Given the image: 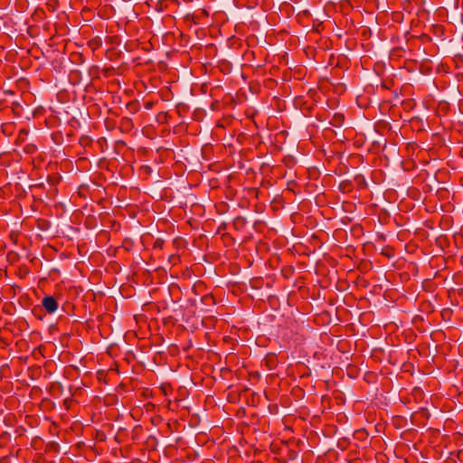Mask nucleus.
<instances>
[{
	"mask_svg": "<svg viewBox=\"0 0 463 463\" xmlns=\"http://www.w3.org/2000/svg\"><path fill=\"white\" fill-rule=\"evenodd\" d=\"M333 354V349H299L297 363L314 370L330 368Z\"/></svg>",
	"mask_w": 463,
	"mask_h": 463,
	"instance_id": "nucleus-1",
	"label": "nucleus"
},
{
	"mask_svg": "<svg viewBox=\"0 0 463 463\" xmlns=\"http://www.w3.org/2000/svg\"><path fill=\"white\" fill-rule=\"evenodd\" d=\"M49 350L50 349H33L32 356L21 354L20 355L14 356L11 359V364H12V365L22 364H31L33 359L38 360L40 356L45 357V354H46L47 351H49Z\"/></svg>",
	"mask_w": 463,
	"mask_h": 463,
	"instance_id": "nucleus-2",
	"label": "nucleus"
},
{
	"mask_svg": "<svg viewBox=\"0 0 463 463\" xmlns=\"http://www.w3.org/2000/svg\"><path fill=\"white\" fill-rule=\"evenodd\" d=\"M42 307L48 314H53L59 307L58 301L52 296H45L42 300Z\"/></svg>",
	"mask_w": 463,
	"mask_h": 463,
	"instance_id": "nucleus-3",
	"label": "nucleus"
},
{
	"mask_svg": "<svg viewBox=\"0 0 463 463\" xmlns=\"http://www.w3.org/2000/svg\"><path fill=\"white\" fill-rule=\"evenodd\" d=\"M262 364L269 369L273 370L279 364L278 355L275 353H268L264 359L262 360Z\"/></svg>",
	"mask_w": 463,
	"mask_h": 463,
	"instance_id": "nucleus-4",
	"label": "nucleus"
},
{
	"mask_svg": "<svg viewBox=\"0 0 463 463\" xmlns=\"http://www.w3.org/2000/svg\"><path fill=\"white\" fill-rule=\"evenodd\" d=\"M369 351L370 358L374 362H383L385 358L384 349H367Z\"/></svg>",
	"mask_w": 463,
	"mask_h": 463,
	"instance_id": "nucleus-5",
	"label": "nucleus"
},
{
	"mask_svg": "<svg viewBox=\"0 0 463 463\" xmlns=\"http://www.w3.org/2000/svg\"><path fill=\"white\" fill-rule=\"evenodd\" d=\"M62 384L60 382H53L51 383L49 392L52 397H60L62 393Z\"/></svg>",
	"mask_w": 463,
	"mask_h": 463,
	"instance_id": "nucleus-6",
	"label": "nucleus"
},
{
	"mask_svg": "<svg viewBox=\"0 0 463 463\" xmlns=\"http://www.w3.org/2000/svg\"><path fill=\"white\" fill-rule=\"evenodd\" d=\"M411 351H415L417 352L420 355H425V356H430L432 357V361H434V358L436 356V354L438 352V349H434L433 352H431V349H426V348H423V349H409L407 354H411L410 352Z\"/></svg>",
	"mask_w": 463,
	"mask_h": 463,
	"instance_id": "nucleus-7",
	"label": "nucleus"
},
{
	"mask_svg": "<svg viewBox=\"0 0 463 463\" xmlns=\"http://www.w3.org/2000/svg\"><path fill=\"white\" fill-rule=\"evenodd\" d=\"M344 122V115L341 113H335L332 118L331 124L335 127H339Z\"/></svg>",
	"mask_w": 463,
	"mask_h": 463,
	"instance_id": "nucleus-8",
	"label": "nucleus"
},
{
	"mask_svg": "<svg viewBox=\"0 0 463 463\" xmlns=\"http://www.w3.org/2000/svg\"><path fill=\"white\" fill-rule=\"evenodd\" d=\"M137 359V357L132 350H128L125 353L124 360L127 362L128 364H130L132 362H134Z\"/></svg>",
	"mask_w": 463,
	"mask_h": 463,
	"instance_id": "nucleus-9",
	"label": "nucleus"
},
{
	"mask_svg": "<svg viewBox=\"0 0 463 463\" xmlns=\"http://www.w3.org/2000/svg\"><path fill=\"white\" fill-rule=\"evenodd\" d=\"M246 223V220L241 217V216H239V217H236L233 221V226L239 230L241 229V227H243Z\"/></svg>",
	"mask_w": 463,
	"mask_h": 463,
	"instance_id": "nucleus-10",
	"label": "nucleus"
},
{
	"mask_svg": "<svg viewBox=\"0 0 463 463\" xmlns=\"http://www.w3.org/2000/svg\"><path fill=\"white\" fill-rule=\"evenodd\" d=\"M121 127L122 128H125L126 129H130L132 128L133 127V122H132V119L129 118H127V117H124L122 119H121Z\"/></svg>",
	"mask_w": 463,
	"mask_h": 463,
	"instance_id": "nucleus-11",
	"label": "nucleus"
},
{
	"mask_svg": "<svg viewBox=\"0 0 463 463\" xmlns=\"http://www.w3.org/2000/svg\"><path fill=\"white\" fill-rule=\"evenodd\" d=\"M107 372L104 370H99L97 372V379L99 382L106 383Z\"/></svg>",
	"mask_w": 463,
	"mask_h": 463,
	"instance_id": "nucleus-12",
	"label": "nucleus"
},
{
	"mask_svg": "<svg viewBox=\"0 0 463 463\" xmlns=\"http://www.w3.org/2000/svg\"><path fill=\"white\" fill-rule=\"evenodd\" d=\"M367 436V432L364 429L357 430L354 432V437L357 439H363Z\"/></svg>",
	"mask_w": 463,
	"mask_h": 463,
	"instance_id": "nucleus-13",
	"label": "nucleus"
},
{
	"mask_svg": "<svg viewBox=\"0 0 463 463\" xmlns=\"http://www.w3.org/2000/svg\"><path fill=\"white\" fill-rule=\"evenodd\" d=\"M165 244V241L161 238H157L154 242V249H163V246Z\"/></svg>",
	"mask_w": 463,
	"mask_h": 463,
	"instance_id": "nucleus-14",
	"label": "nucleus"
},
{
	"mask_svg": "<svg viewBox=\"0 0 463 463\" xmlns=\"http://www.w3.org/2000/svg\"><path fill=\"white\" fill-rule=\"evenodd\" d=\"M168 261L172 264V265H175L177 264L179 261H180V258L178 255H175V254H172L168 257Z\"/></svg>",
	"mask_w": 463,
	"mask_h": 463,
	"instance_id": "nucleus-15",
	"label": "nucleus"
},
{
	"mask_svg": "<svg viewBox=\"0 0 463 463\" xmlns=\"http://www.w3.org/2000/svg\"><path fill=\"white\" fill-rule=\"evenodd\" d=\"M402 361H398L397 358L392 359V352L390 351L388 354V363L392 365L401 364Z\"/></svg>",
	"mask_w": 463,
	"mask_h": 463,
	"instance_id": "nucleus-16",
	"label": "nucleus"
},
{
	"mask_svg": "<svg viewBox=\"0 0 463 463\" xmlns=\"http://www.w3.org/2000/svg\"><path fill=\"white\" fill-rule=\"evenodd\" d=\"M91 142V139L88 136H83L80 138V144L81 146H87Z\"/></svg>",
	"mask_w": 463,
	"mask_h": 463,
	"instance_id": "nucleus-17",
	"label": "nucleus"
},
{
	"mask_svg": "<svg viewBox=\"0 0 463 463\" xmlns=\"http://www.w3.org/2000/svg\"><path fill=\"white\" fill-rule=\"evenodd\" d=\"M202 301H203L204 304H210V303L213 304V303H214V301H213V296H211V295H205V296H203V297L202 298Z\"/></svg>",
	"mask_w": 463,
	"mask_h": 463,
	"instance_id": "nucleus-18",
	"label": "nucleus"
},
{
	"mask_svg": "<svg viewBox=\"0 0 463 463\" xmlns=\"http://www.w3.org/2000/svg\"><path fill=\"white\" fill-rule=\"evenodd\" d=\"M227 338L228 339H226V337L223 338L225 343L231 344L232 345H239V342L237 341V339H234L232 336H228Z\"/></svg>",
	"mask_w": 463,
	"mask_h": 463,
	"instance_id": "nucleus-19",
	"label": "nucleus"
},
{
	"mask_svg": "<svg viewBox=\"0 0 463 463\" xmlns=\"http://www.w3.org/2000/svg\"><path fill=\"white\" fill-rule=\"evenodd\" d=\"M154 104H155L154 101L146 100L144 102V108H145V109L149 110L153 108Z\"/></svg>",
	"mask_w": 463,
	"mask_h": 463,
	"instance_id": "nucleus-20",
	"label": "nucleus"
},
{
	"mask_svg": "<svg viewBox=\"0 0 463 463\" xmlns=\"http://www.w3.org/2000/svg\"><path fill=\"white\" fill-rule=\"evenodd\" d=\"M374 377V374L373 373H367L364 376V380L368 383L371 381V378Z\"/></svg>",
	"mask_w": 463,
	"mask_h": 463,
	"instance_id": "nucleus-21",
	"label": "nucleus"
},
{
	"mask_svg": "<svg viewBox=\"0 0 463 463\" xmlns=\"http://www.w3.org/2000/svg\"><path fill=\"white\" fill-rule=\"evenodd\" d=\"M118 349H112V348H109V349H107V353L112 356L115 354V352L117 351Z\"/></svg>",
	"mask_w": 463,
	"mask_h": 463,
	"instance_id": "nucleus-22",
	"label": "nucleus"
},
{
	"mask_svg": "<svg viewBox=\"0 0 463 463\" xmlns=\"http://www.w3.org/2000/svg\"><path fill=\"white\" fill-rule=\"evenodd\" d=\"M128 108H133V109L136 111L137 109V105L136 103H128Z\"/></svg>",
	"mask_w": 463,
	"mask_h": 463,
	"instance_id": "nucleus-23",
	"label": "nucleus"
},
{
	"mask_svg": "<svg viewBox=\"0 0 463 463\" xmlns=\"http://www.w3.org/2000/svg\"><path fill=\"white\" fill-rule=\"evenodd\" d=\"M288 454H289V458H291V459L295 458V457L297 455V453L293 450H289Z\"/></svg>",
	"mask_w": 463,
	"mask_h": 463,
	"instance_id": "nucleus-24",
	"label": "nucleus"
},
{
	"mask_svg": "<svg viewBox=\"0 0 463 463\" xmlns=\"http://www.w3.org/2000/svg\"><path fill=\"white\" fill-rule=\"evenodd\" d=\"M158 358H159V359H161V358H162V354H161V353L156 354V356L154 357V361H155V363H157V359H158Z\"/></svg>",
	"mask_w": 463,
	"mask_h": 463,
	"instance_id": "nucleus-25",
	"label": "nucleus"
},
{
	"mask_svg": "<svg viewBox=\"0 0 463 463\" xmlns=\"http://www.w3.org/2000/svg\"><path fill=\"white\" fill-rule=\"evenodd\" d=\"M37 310H41V307H35L33 310V312L35 314L37 312Z\"/></svg>",
	"mask_w": 463,
	"mask_h": 463,
	"instance_id": "nucleus-26",
	"label": "nucleus"
},
{
	"mask_svg": "<svg viewBox=\"0 0 463 463\" xmlns=\"http://www.w3.org/2000/svg\"><path fill=\"white\" fill-rule=\"evenodd\" d=\"M298 336H297L296 339H294L293 344L299 345L300 343H298Z\"/></svg>",
	"mask_w": 463,
	"mask_h": 463,
	"instance_id": "nucleus-27",
	"label": "nucleus"
},
{
	"mask_svg": "<svg viewBox=\"0 0 463 463\" xmlns=\"http://www.w3.org/2000/svg\"><path fill=\"white\" fill-rule=\"evenodd\" d=\"M143 358H144V355L141 354L139 355V359H140V360H142Z\"/></svg>",
	"mask_w": 463,
	"mask_h": 463,
	"instance_id": "nucleus-28",
	"label": "nucleus"
},
{
	"mask_svg": "<svg viewBox=\"0 0 463 463\" xmlns=\"http://www.w3.org/2000/svg\"><path fill=\"white\" fill-rule=\"evenodd\" d=\"M208 320H210L212 322V321L214 320V318L213 317H210V318H208Z\"/></svg>",
	"mask_w": 463,
	"mask_h": 463,
	"instance_id": "nucleus-29",
	"label": "nucleus"
},
{
	"mask_svg": "<svg viewBox=\"0 0 463 463\" xmlns=\"http://www.w3.org/2000/svg\"><path fill=\"white\" fill-rule=\"evenodd\" d=\"M5 366H8V364H3L2 367L4 368Z\"/></svg>",
	"mask_w": 463,
	"mask_h": 463,
	"instance_id": "nucleus-30",
	"label": "nucleus"
},
{
	"mask_svg": "<svg viewBox=\"0 0 463 463\" xmlns=\"http://www.w3.org/2000/svg\"><path fill=\"white\" fill-rule=\"evenodd\" d=\"M338 351H341L342 353H345V351L342 350L341 348H338Z\"/></svg>",
	"mask_w": 463,
	"mask_h": 463,
	"instance_id": "nucleus-31",
	"label": "nucleus"
},
{
	"mask_svg": "<svg viewBox=\"0 0 463 463\" xmlns=\"http://www.w3.org/2000/svg\"><path fill=\"white\" fill-rule=\"evenodd\" d=\"M169 347H176L175 345H171Z\"/></svg>",
	"mask_w": 463,
	"mask_h": 463,
	"instance_id": "nucleus-32",
	"label": "nucleus"
},
{
	"mask_svg": "<svg viewBox=\"0 0 463 463\" xmlns=\"http://www.w3.org/2000/svg\"><path fill=\"white\" fill-rule=\"evenodd\" d=\"M462 349L461 348H458V351L460 352Z\"/></svg>",
	"mask_w": 463,
	"mask_h": 463,
	"instance_id": "nucleus-33",
	"label": "nucleus"
}]
</instances>
